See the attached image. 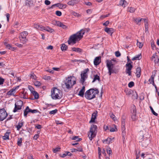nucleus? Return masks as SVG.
Here are the masks:
<instances>
[{"label": "nucleus", "mask_w": 159, "mask_h": 159, "mask_svg": "<svg viewBox=\"0 0 159 159\" xmlns=\"http://www.w3.org/2000/svg\"><path fill=\"white\" fill-rule=\"evenodd\" d=\"M78 3V1L77 0H71L69 1L67 4L69 5L73 6L77 4Z\"/></svg>", "instance_id": "aec40b11"}, {"label": "nucleus", "mask_w": 159, "mask_h": 159, "mask_svg": "<svg viewBox=\"0 0 159 159\" xmlns=\"http://www.w3.org/2000/svg\"><path fill=\"white\" fill-rule=\"evenodd\" d=\"M135 109L136 108L135 107L133 108V115L131 116V118L134 121L135 120L137 119L136 116V111Z\"/></svg>", "instance_id": "6ab92c4d"}, {"label": "nucleus", "mask_w": 159, "mask_h": 159, "mask_svg": "<svg viewBox=\"0 0 159 159\" xmlns=\"http://www.w3.org/2000/svg\"><path fill=\"white\" fill-rule=\"evenodd\" d=\"M149 143V140L148 139H147L143 142L142 145L143 146L146 147L148 145Z\"/></svg>", "instance_id": "72a5a7b5"}, {"label": "nucleus", "mask_w": 159, "mask_h": 159, "mask_svg": "<svg viewBox=\"0 0 159 159\" xmlns=\"http://www.w3.org/2000/svg\"><path fill=\"white\" fill-rule=\"evenodd\" d=\"M44 2H45V4L47 5H50L51 3L48 0H46Z\"/></svg>", "instance_id": "bf43d9fd"}, {"label": "nucleus", "mask_w": 159, "mask_h": 159, "mask_svg": "<svg viewBox=\"0 0 159 159\" xmlns=\"http://www.w3.org/2000/svg\"><path fill=\"white\" fill-rule=\"evenodd\" d=\"M143 18H134V20L138 24L142 20H143Z\"/></svg>", "instance_id": "c9c22d12"}, {"label": "nucleus", "mask_w": 159, "mask_h": 159, "mask_svg": "<svg viewBox=\"0 0 159 159\" xmlns=\"http://www.w3.org/2000/svg\"><path fill=\"white\" fill-rule=\"evenodd\" d=\"M97 116V114L95 112L93 113L92 115L91 119L89 121L90 123L93 122L95 121V119L96 118V117Z\"/></svg>", "instance_id": "5701e85b"}, {"label": "nucleus", "mask_w": 159, "mask_h": 159, "mask_svg": "<svg viewBox=\"0 0 159 159\" xmlns=\"http://www.w3.org/2000/svg\"><path fill=\"white\" fill-rule=\"evenodd\" d=\"M61 92L59 89L54 88L51 90V96L53 99H60L62 98Z\"/></svg>", "instance_id": "20e7f679"}, {"label": "nucleus", "mask_w": 159, "mask_h": 159, "mask_svg": "<svg viewBox=\"0 0 159 159\" xmlns=\"http://www.w3.org/2000/svg\"><path fill=\"white\" fill-rule=\"evenodd\" d=\"M149 107L150 108L151 110V111H152V113L154 115L157 116L158 114L157 113H156V112H155V111H154L152 107L151 106H150Z\"/></svg>", "instance_id": "49530a36"}, {"label": "nucleus", "mask_w": 159, "mask_h": 159, "mask_svg": "<svg viewBox=\"0 0 159 159\" xmlns=\"http://www.w3.org/2000/svg\"><path fill=\"white\" fill-rule=\"evenodd\" d=\"M98 151L99 158H100V156L101 155V149L99 147L98 148Z\"/></svg>", "instance_id": "e2e57ef3"}, {"label": "nucleus", "mask_w": 159, "mask_h": 159, "mask_svg": "<svg viewBox=\"0 0 159 159\" xmlns=\"http://www.w3.org/2000/svg\"><path fill=\"white\" fill-rule=\"evenodd\" d=\"M96 134L89 131L88 133V136L89 139L91 141L95 137Z\"/></svg>", "instance_id": "a211bd4d"}, {"label": "nucleus", "mask_w": 159, "mask_h": 159, "mask_svg": "<svg viewBox=\"0 0 159 159\" xmlns=\"http://www.w3.org/2000/svg\"><path fill=\"white\" fill-rule=\"evenodd\" d=\"M109 130L111 132H113L117 131V129L115 125H114L113 126L110 127Z\"/></svg>", "instance_id": "7c9ffc66"}, {"label": "nucleus", "mask_w": 159, "mask_h": 159, "mask_svg": "<svg viewBox=\"0 0 159 159\" xmlns=\"http://www.w3.org/2000/svg\"><path fill=\"white\" fill-rule=\"evenodd\" d=\"M134 83L133 81H131L128 84V86L129 88H131L134 86Z\"/></svg>", "instance_id": "8fccbe9b"}, {"label": "nucleus", "mask_w": 159, "mask_h": 159, "mask_svg": "<svg viewBox=\"0 0 159 159\" xmlns=\"http://www.w3.org/2000/svg\"><path fill=\"white\" fill-rule=\"evenodd\" d=\"M76 78L74 76L67 78L64 82V86L67 89H70L76 83Z\"/></svg>", "instance_id": "f03ea898"}, {"label": "nucleus", "mask_w": 159, "mask_h": 159, "mask_svg": "<svg viewBox=\"0 0 159 159\" xmlns=\"http://www.w3.org/2000/svg\"><path fill=\"white\" fill-rule=\"evenodd\" d=\"M137 45L139 48H141L143 47V44L142 43L138 42L137 43Z\"/></svg>", "instance_id": "603ef678"}, {"label": "nucleus", "mask_w": 159, "mask_h": 159, "mask_svg": "<svg viewBox=\"0 0 159 159\" xmlns=\"http://www.w3.org/2000/svg\"><path fill=\"white\" fill-rule=\"evenodd\" d=\"M99 93L97 89H90L87 91L85 94V97L88 99L91 100L96 97V95Z\"/></svg>", "instance_id": "7ed1b4c3"}, {"label": "nucleus", "mask_w": 159, "mask_h": 159, "mask_svg": "<svg viewBox=\"0 0 159 159\" xmlns=\"http://www.w3.org/2000/svg\"><path fill=\"white\" fill-rule=\"evenodd\" d=\"M128 5V3L125 0H121L119 2V5L123 7L127 6Z\"/></svg>", "instance_id": "412c9836"}, {"label": "nucleus", "mask_w": 159, "mask_h": 159, "mask_svg": "<svg viewBox=\"0 0 159 159\" xmlns=\"http://www.w3.org/2000/svg\"><path fill=\"white\" fill-rule=\"evenodd\" d=\"M85 87L84 86H83L81 89L80 90V91L78 95L80 96L81 97H83L84 92L85 91Z\"/></svg>", "instance_id": "b1692460"}, {"label": "nucleus", "mask_w": 159, "mask_h": 159, "mask_svg": "<svg viewBox=\"0 0 159 159\" xmlns=\"http://www.w3.org/2000/svg\"><path fill=\"white\" fill-rule=\"evenodd\" d=\"M34 85L36 86H39L41 85L40 82L39 81H36L34 83Z\"/></svg>", "instance_id": "3c124183"}, {"label": "nucleus", "mask_w": 159, "mask_h": 159, "mask_svg": "<svg viewBox=\"0 0 159 159\" xmlns=\"http://www.w3.org/2000/svg\"><path fill=\"white\" fill-rule=\"evenodd\" d=\"M62 4L61 3H57L56 4H55L53 5L52 7L55 6H57V7H58L60 9H62Z\"/></svg>", "instance_id": "a19ab883"}, {"label": "nucleus", "mask_w": 159, "mask_h": 159, "mask_svg": "<svg viewBox=\"0 0 159 159\" xmlns=\"http://www.w3.org/2000/svg\"><path fill=\"white\" fill-rule=\"evenodd\" d=\"M71 50L75 52H81L82 51V50L80 48H72Z\"/></svg>", "instance_id": "c85d7f7f"}, {"label": "nucleus", "mask_w": 159, "mask_h": 159, "mask_svg": "<svg viewBox=\"0 0 159 159\" xmlns=\"http://www.w3.org/2000/svg\"><path fill=\"white\" fill-rule=\"evenodd\" d=\"M34 95L35 99H37L39 98L38 93L35 91H34L31 93Z\"/></svg>", "instance_id": "f704fd0d"}, {"label": "nucleus", "mask_w": 159, "mask_h": 159, "mask_svg": "<svg viewBox=\"0 0 159 159\" xmlns=\"http://www.w3.org/2000/svg\"><path fill=\"white\" fill-rule=\"evenodd\" d=\"M112 139L111 138H108L106 140H105L103 142V143H110L111 142Z\"/></svg>", "instance_id": "58836bf2"}, {"label": "nucleus", "mask_w": 159, "mask_h": 159, "mask_svg": "<svg viewBox=\"0 0 159 159\" xmlns=\"http://www.w3.org/2000/svg\"><path fill=\"white\" fill-rule=\"evenodd\" d=\"M28 33L27 31H24L20 34V36H19V39L20 41L23 43H25L27 41L26 39V36H27Z\"/></svg>", "instance_id": "423d86ee"}, {"label": "nucleus", "mask_w": 159, "mask_h": 159, "mask_svg": "<svg viewBox=\"0 0 159 159\" xmlns=\"http://www.w3.org/2000/svg\"><path fill=\"white\" fill-rule=\"evenodd\" d=\"M5 45L6 46L7 49L12 50V51H14V50L15 49V48L12 47L11 45L10 44H7V43H5Z\"/></svg>", "instance_id": "bb28decb"}, {"label": "nucleus", "mask_w": 159, "mask_h": 159, "mask_svg": "<svg viewBox=\"0 0 159 159\" xmlns=\"http://www.w3.org/2000/svg\"><path fill=\"white\" fill-rule=\"evenodd\" d=\"M126 69L125 72L126 74H128L129 75H131V70L133 67L132 65L130 63H127L125 65Z\"/></svg>", "instance_id": "9b49d317"}, {"label": "nucleus", "mask_w": 159, "mask_h": 159, "mask_svg": "<svg viewBox=\"0 0 159 159\" xmlns=\"http://www.w3.org/2000/svg\"><path fill=\"white\" fill-rule=\"evenodd\" d=\"M30 3V0H27L26 2V5L29 6Z\"/></svg>", "instance_id": "680f3d73"}, {"label": "nucleus", "mask_w": 159, "mask_h": 159, "mask_svg": "<svg viewBox=\"0 0 159 159\" xmlns=\"http://www.w3.org/2000/svg\"><path fill=\"white\" fill-rule=\"evenodd\" d=\"M10 132H6L4 136H3V139L6 140L9 139V135Z\"/></svg>", "instance_id": "2f4dec72"}, {"label": "nucleus", "mask_w": 159, "mask_h": 159, "mask_svg": "<svg viewBox=\"0 0 159 159\" xmlns=\"http://www.w3.org/2000/svg\"><path fill=\"white\" fill-rule=\"evenodd\" d=\"M43 30H46L50 33H52L54 31V30L53 29L50 27H49L48 26H47L46 27H44V28Z\"/></svg>", "instance_id": "cd10ccee"}, {"label": "nucleus", "mask_w": 159, "mask_h": 159, "mask_svg": "<svg viewBox=\"0 0 159 159\" xmlns=\"http://www.w3.org/2000/svg\"><path fill=\"white\" fill-rule=\"evenodd\" d=\"M105 31L109 34H111L114 32V30L111 28H108L106 27L105 29Z\"/></svg>", "instance_id": "4be33fe9"}, {"label": "nucleus", "mask_w": 159, "mask_h": 159, "mask_svg": "<svg viewBox=\"0 0 159 159\" xmlns=\"http://www.w3.org/2000/svg\"><path fill=\"white\" fill-rule=\"evenodd\" d=\"M101 62V57H96L94 60V64L95 66L99 65Z\"/></svg>", "instance_id": "4468645a"}, {"label": "nucleus", "mask_w": 159, "mask_h": 159, "mask_svg": "<svg viewBox=\"0 0 159 159\" xmlns=\"http://www.w3.org/2000/svg\"><path fill=\"white\" fill-rule=\"evenodd\" d=\"M100 80V77L99 76H98L97 75H95L94 76V78L92 81V82H94L97 80L99 81Z\"/></svg>", "instance_id": "473e14b6"}, {"label": "nucleus", "mask_w": 159, "mask_h": 159, "mask_svg": "<svg viewBox=\"0 0 159 159\" xmlns=\"http://www.w3.org/2000/svg\"><path fill=\"white\" fill-rule=\"evenodd\" d=\"M109 15V14H108V15H102L100 17V18L101 19H103L105 17H107Z\"/></svg>", "instance_id": "4d7b16f0"}, {"label": "nucleus", "mask_w": 159, "mask_h": 159, "mask_svg": "<svg viewBox=\"0 0 159 159\" xmlns=\"http://www.w3.org/2000/svg\"><path fill=\"white\" fill-rule=\"evenodd\" d=\"M60 149V148L59 147H57L53 149V152L54 153H56L57 152L59 151Z\"/></svg>", "instance_id": "09e8293b"}, {"label": "nucleus", "mask_w": 159, "mask_h": 159, "mask_svg": "<svg viewBox=\"0 0 159 159\" xmlns=\"http://www.w3.org/2000/svg\"><path fill=\"white\" fill-rule=\"evenodd\" d=\"M42 128V126L41 125H37L35 126V128H36L38 129H41Z\"/></svg>", "instance_id": "338daca9"}, {"label": "nucleus", "mask_w": 159, "mask_h": 159, "mask_svg": "<svg viewBox=\"0 0 159 159\" xmlns=\"http://www.w3.org/2000/svg\"><path fill=\"white\" fill-rule=\"evenodd\" d=\"M136 72V76L138 77H139L141 75V69L140 68L138 67L137 68Z\"/></svg>", "instance_id": "a878e982"}, {"label": "nucleus", "mask_w": 159, "mask_h": 159, "mask_svg": "<svg viewBox=\"0 0 159 159\" xmlns=\"http://www.w3.org/2000/svg\"><path fill=\"white\" fill-rule=\"evenodd\" d=\"M115 55L116 57H119L120 56V54L119 52L116 51L115 52Z\"/></svg>", "instance_id": "0e129e2a"}, {"label": "nucleus", "mask_w": 159, "mask_h": 159, "mask_svg": "<svg viewBox=\"0 0 159 159\" xmlns=\"http://www.w3.org/2000/svg\"><path fill=\"white\" fill-rule=\"evenodd\" d=\"M115 61V60H107L106 61L107 66L108 68V73L110 75H111L112 73L115 72L113 69L114 66L113 62Z\"/></svg>", "instance_id": "39448f33"}, {"label": "nucleus", "mask_w": 159, "mask_h": 159, "mask_svg": "<svg viewBox=\"0 0 159 159\" xmlns=\"http://www.w3.org/2000/svg\"><path fill=\"white\" fill-rule=\"evenodd\" d=\"M110 117L112 118L114 121H116L117 120L116 118L115 117V116L113 114H110Z\"/></svg>", "instance_id": "a18cd8bd"}, {"label": "nucleus", "mask_w": 159, "mask_h": 159, "mask_svg": "<svg viewBox=\"0 0 159 159\" xmlns=\"http://www.w3.org/2000/svg\"><path fill=\"white\" fill-rule=\"evenodd\" d=\"M28 88L31 93L34 91V88L31 86H29Z\"/></svg>", "instance_id": "052dcab7"}, {"label": "nucleus", "mask_w": 159, "mask_h": 159, "mask_svg": "<svg viewBox=\"0 0 159 159\" xmlns=\"http://www.w3.org/2000/svg\"><path fill=\"white\" fill-rule=\"evenodd\" d=\"M141 58V56L140 54H139L138 55L135 56L134 57L132 58V60H139Z\"/></svg>", "instance_id": "c756f323"}, {"label": "nucleus", "mask_w": 159, "mask_h": 159, "mask_svg": "<svg viewBox=\"0 0 159 159\" xmlns=\"http://www.w3.org/2000/svg\"><path fill=\"white\" fill-rule=\"evenodd\" d=\"M30 112H31L33 113H35L37 112L38 110L35 109L31 110V109H30Z\"/></svg>", "instance_id": "6e6d98bb"}, {"label": "nucleus", "mask_w": 159, "mask_h": 159, "mask_svg": "<svg viewBox=\"0 0 159 159\" xmlns=\"http://www.w3.org/2000/svg\"><path fill=\"white\" fill-rule=\"evenodd\" d=\"M23 123L22 122H19L18 124V125L16 126V128L17 129V130H19L22 126L23 125Z\"/></svg>", "instance_id": "e433bc0d"}, {"label": "nucleus", "mask_w": 159, "mask_h": 159, "mask_svg": "<svg viewBox=\"0 0 159 159\" xmlns=\"http://www.w3.org/2000/svg\"><path fill=\"white\" fill-rule=\"evenodd\" d=\"M54 24L55 25H57L58 26L62 28L63 29L66 30L67 29V26L63 24L61 22L55 20L54 22Z\"/></svg>", "instance_id": "f8f14e48"}, {"label": "nucleus", "mask_w": 159, "mask_h": 159, "mask_svg": "<svg viewBox=\"0 0 159 159\" xmlns=\"http://www.w3.org/2000/svg\"><path fill=\"white\" fill-rule=\"evenodd\" d=\"M57 111V109H55L49 111V113L50 114H54Z\"/></svg>", "instance_id": "de8ad7c7"}, {"label": "nucleus", "mask_w": 159, "mask_h": 159, "mask_svg": "<svg viewBox=\"0 0 159 159\" xmlns=\"http://www.w3.org/2000/svg\"><path fill=\"white\" fill-rule=\"evenodd\" d=\"M19 87V86H16L13 87L12 89L10 90L7 93V95L9 96H15L16 90L18 89Z\"/></svg>", "instance_id": "1a4fd4ad"}, {"label": "nucleus", "mask_w": 159, "mask_h": 159, "mask_svg": "<svg viewBox=\"0 0 159 159\" xmlns=\"http://www.w3.org/2000/svg\"><path fill=\"white\" fill-rule=\"evenodd\" d=\"M31 78H32L34 80L36 79V77L33 73L31 74L30 76Z\"/></svg>", "instance_id": "13d9d810"}, {"label": "nucleus", "mask_w": 159, "mask_h": 159, "mask_svg": "<svg viewBox=\"0 0 159 159\" xmlns=\"http://www.w3.org/2000/svg\"><path fill=\"white\" fill-rule=\"evenodd\" d=\"M107 152L109 155H110L112 153V151L110 148H109L107 149Z\"/></svg>", "instance_id": "864d4df0"}, {"label": "nucleus", "mask_w": 159, "mask_h": 159, "mask_svg": "<svg viewBox=\"0 0 159 159\" xmlns=\"http://www.w3.org/2000/svg\"><path fill=\"white\" fill-rule=\"evenodd\" d=\"M7 116V114L4 108L0 109V121H2Z\"/></svg>", "instance_id": "6e6552de"}, {"label": "nucleus", "mask_w": 159, "mask_h": 159, "mask_svg": "<svg viewBox=\"0 0 159 159\" xmlns=\"http://www.w3.org/2000/svg\"><path fill=\"white\" fill-rule=\"evenodd\" d=\"M30 109L29 107H26L24 111V116L25 117H27V114L30 112Z\"/></svg>", "instance_id": "393cba45"}, {"label": "nucleus", "mask_w": 159, "mask_h": 159, "mask_svg": "<svg viewBox=\"0 0 159 159\" xmlns=\"http://www.w3.org/2000/svg\"><path fill=\"white\" fill-rule=\"evenodd\" d=\"M23 102L21 100H19L16 102L15 105V108L13 111V112H15L18 111L21 109L23 106Z\"/></svg>", "instance_id": "0eeeda50"}, {"label": "nucleus", "mask_w": 159, "mask_h": 159, "mask_svg": "<svg viewBox=\"0 0 159 159\" xmlns=\"http://www.w3.org/2000/svg\"><path fill=\"white\" fill-rule=\"evenodd\" d=\"M84 33V30L82 29L76 33L71 35L68 41V44L73 45L80 41L83 38Z\"/></svg>", "instance_id": "f257e3e1"}, {"label": "nucleus", "mask_w": 159, "mask_h": 159, "mask_svg": "<svg viewBox=\"0 0 159 159\" xmlns=\"http://www.w3.org/2000/svg\"><path fill=\"white\" fill-rule=\"evenodd\" d=\"M122 131V137L124 139H125V131Z\"/></svg>", "instance_id": "69168bd1"}, {"label": "nucleus", "mask_w": 159, "mask_h": 159, "mask_svg": "<svg viewBox=\"0 0 159 159\" xmlns=\"http://www.w3.org/2000/svg\"><path fill=\"white\" fill-rule=\"evenodd\" d=\"M61 48L62 51H66L67 48V46L65 44H63Z\"/></svg>", "instance_id": "4c0bfd02"}, {"label": "nucleus", "mask_w": 159, "mask_h": 159, "mask_svg": "<svg viewBox=\"0 0 159 159\" xmlns=\"http://www.w3.org/2000/svg\"><path fill=\"white\" fill-rule=\"evenodd\" d=\"M72 139L73 140H75L77 141H79L81 140V139L79 138L78 136H75L74 137H73Z\"/></svg>", "instance_id": "37998d69"}, {"label": "nucleus", "mask_w": 159, "mask_h": 159, "mask_svg": "<svg viewBox=\"0 0 159 159\" xmlns=\"http://www.w3.org/2000/svg\"><path fill=\"white\" fill-rule=\"evenodd\" d=\"M34 28L37 30L43 31L44 27L42 25H40L38 24H35L34 25Z\"/></svg>", "instance_id": "ddd939ff"}, {"label": "nucleus", "mask_w": 159, "mask_h": 159, "mask_svg": "<svg viewBox=\"0 0 159 159\" xmlns=\"http://www.w3.org/2000/svg\"><path fill=\"white\" fill-rule=\"evenodd\" d=\"M151 60L154 61L155 63L159 62V60L158 56L156 53L153 55L151 58Z\"/></svg>", "instance_id": "f3484780"}, {"label": "nucleus", "mask_w": 159, "mask_h": 159, "mask_svg": "<svg viewBox=\"0 0 159 159\" xmlns=\"http://www.w3.org/2000/svg\"><path fill=\"white\" fill-rule=\"evenodd\" d=\"M143 20L145 23V26L146 29H148V23L147 20L145 19H143Z\"/></svg>", "instance_id": "c03bdc74"}, {"label": "nucleus", "mask_w": 159, "mask_h": 159, "mask_svg": "<svg viewBox=\"0 0 159 159\" xmlns=\"http://www.w3.org/2000/svg\"><path fill=\"white\" fill-rule=\"evenodd\" d=\"M56 123L58 125V124H61V125H62L63 124V123L61 121H60L59 120H56Z\"/></svg>", "instance_id": "774afa93"}, {"label": "nucleus", "mask_w": 159, "mask_h": 159, "mask_svg": "<svg viewBox=\"0 0 159 159\" xmlns=\"http://www.w3.org/2000/svg\"><path fill=\"white\" fill-rule=\"evenodd\" d=\"M89 71V70L88 68H87L85 69L81 74V79L80 80V81L81 82L83 83L85 80V79L87 78V73Z\"/></svg>", "instance_id": "9d476101"}, {"label": "nucleus", "mask_w": 159, "mask_h": 159, "mask_svg": "<svg viewBox=\"0 0 159 159\" xmlns=\"http://www.w3.org/2000/svg\"><path fill=\"white\" fill-rule=\"evenodd\" d=\"M22 139L21 138H19L18 139L17 144L18 146H20L21 145Z\"/></svg>", "instance_id": "79ce46f5"}, {"label": "nucleus", "mask_w": 159, "mask_h": 159, "mask_svg": "<svg viewBox=\"0 0 159 159\" xmlns=\"http://www.w3.org/2000/svg\"><path fill=\"white\" fill-rule=\"evenodd\" d=\"M135 8L134 7H130L128 8V11L130 13H133L135 11Z\"/></svg>", "instance_id": "ea45409f"}, {"label": "nucleus", "mask_w": 159, "mask_h": 159, "mask_svg": "<svg viewBox=\"0 0 159 159\" xmlns=\"http://www.w3.org/2000/svg\"><path fill=\"white\" fill-rule=\"evenodd\" d=\"M89 131L96 134L97 132V126L96 125H92L90 127Z\"/></svg>", "instance_id": "2eb2a0df"}, {"label": "nucleus", "mask_w": 159, "mask_h": 159, "mask_svg": "<svg viewBox=\"0 0 159 159\" xmlns=\"http://www.w3.org/2000/svg\"><path fill=\"white\" fill-rule=\"evenodd\" d=\"M155 76V74H154L153 75H152L151 76V78L149 79L148 81L149 82V84H152L153 86H155L156 89L157 86L156 85H155L154 81Z\"/></svg>", "instance_id": "dca6fc26"}, {"label": "nucleus", "mask_w": 159, "mask_h": 159, "mask_svg": "<svg viewBox=\"0 0 159 159\" xmlns=\"http://www.w3.org/2000/svg\"><path fill=\"white\" fill-rule=\"evenodd\" d=\"M56 14L57 16H60L61 15V12L60 11H57L56 12Z\"/></svg>", "instance_id": "5fc2aeb1"}]
</instances>
